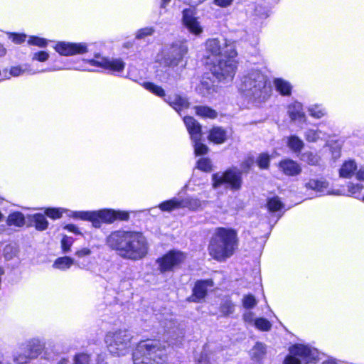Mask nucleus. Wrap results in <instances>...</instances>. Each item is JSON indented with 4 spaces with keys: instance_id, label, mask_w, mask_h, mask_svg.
Listing matches in <instances>:
<instances>
[{
    "instance_id": "24",
    "label": "nucleus",
    "mask_w": 364,
    "mask_h": 364,
    "mask_svg": "<svg viewBox=\"0 0 364 364\" xmlns=\"http://www.w3.org/2000/svg\"><path fill=\"white\" fill-rule=\"evenodd\" d=\"M308 142L316 143L319 141H326L328 135L320 129H307L304 134Z\"/></svg>"
},
{
    "instance_id": "56",
    "label": "nucleus",
    "mask_w": 364,
    "mask_h": 364,
    "mask_svg": "<svg viewBox=\"0 0 364 364\" xmlns=\"http://www.w3.org/2000/svg\"><path fill=\"white\" fill-rule=\"evenodd\" d=\"M243 319L246 323L250 324H254L255 320L254 319V314L251 311H246L243 314Z\"/></svg>"
},
{
    "instance_id": "50",
    "label": "nucleus",
    "mask_w": 364,
    "mask_h": 364,
    "mask_svg": "<svg viewBox=\"0 0 364 364\" xmlns=\"http://www.w3.org/2000/svg\"><path fill=\"white\" fill-rule=\"evenodd\" d=\"M196 364H213L210 354L206 350L202 351Z\"/></svg>"
},
{
    "instance_id": "43",
    "label": "nucleus",
    "mask_w": 364,
    "mask_h": 364,
    "mask_svg": "<svg viewBox=\"0 0 364 364\" xmlns=\"http://www.w3.org/2000/svg\"><path fill=\"white\" fill-rule=\"evenodd\" d=\"M197 167L203 171L209 172L212 169L211 161L207 158H201L197 162Z\"/></svg>"
},
{
    "instance_id": "38",
    "label": "nucleus",
    "mask_w": 364,
    "mask_h": 364,
    "mask_svg": "<svg viewBox=\"0 0 364 364\" xmlns=\"http://www.w3.org/2000/svg\"><path fill=\"white\" fill-rule=\"evenodd\" d=\"M33 221L36 228L38 230H44L48 228V223L46 217L42 214H36L33 215Z\"/></svg>"
},
{
    "instance_id": "21",
    "label": "nucleus",
    "mask_w": 364,
    "mask_h": 364,
    "mask_svg": "<svg viewBox=\"0 0 364 364\" xmlns=\"http://www.w3.org/2000/svg\"><path fill=\"white\" fill-rule=\"evenodd\" d=\"M74 264L80 268H84L86 267L85 264L80 263L78 260L75 262V260L71 257L65 256L57 258L53 264V267L54 269L65 271L70 269V267Z\"/></svg>"
},
{
    "instance_id": "55",
    "label": "nucleus",
    "mask_w": 364,
    "mask_h": 364,
    "mask_svg": "<svg viewBox=\"0 0 364 364\" xmlns=\"http://www.w3.org/2000/svg\"><path fill=\"white\" fill-rule=\"evenodd\" d=\"M91 254V250L89 248H82L75 252V256L78 258H82L89 256Z\"/></svg>"
},
{
    "instance_id": "28",
    "label": "nucleus",
    "mask_w": 364,
    "mask_h": 364,
    "mask_svg": "<svg viewBox=\"0 0 364 364\" xmlns=\"http://www.w3.org/2000/svg\"><path fill=\"white\" fill-rule=\"evenodd\" d=\"M356 169L357 164L353 160L346 161L340 168V176L343 178H351Z\"/></svg>"
},
{
    "instance_id": "11",
    "label": "nucleus",
    "mask_w": 364,
    "mask_h": 364,
    "mask_svg": "<svg viewBox=\"0 0 364 364\" xmlns=\"http://www.w3.org/2000/svg\"><path fill=\"white\" fill-rule=\"evenodd\" d=\"M183 122L193 143L196 155H203L208 151V147L200 142L202 133L200 124L192 117H185Z\"/></svg>"
},
{
    "instance_id": "46",
    "label": "nucleus",
    "mask_w": 364,
    "mask_h": 364,
    "mask_svg": "<svg viewBox=\"0 0 364 364\" xmlns=\"http://www.w3.org/2000/svg\"><path fill=\"white\" fill-rule=\"evenodd\" d=\"M74 240L71 237L64 236L61 240V248L63 253H68L73 244Z\"/></svg>"
},
{
    "instance_id": "42",
    "label": "nucleus",
    "mask_w": 364,
    "mask_h": 364,
    "mask_svg": "<svg viewBox=\"0 0 364 364\" xmlns=\"http://www.w3.org/2000/svg\"><path fill=\"white\" fill-rule=\"evenodd\" d=\"M301 159L304 162L308 163L309 165H316L319 161L318 156L309 151L304 153L301 155Z\"/></svg>"
},
{
    "instance_id": "13",
    "label": "nucleus",
    "mask_w": 364,
    "mask_h": 364,
    "mask_svg": "<svg viewBox=\"0 0 364 364\" xmlns=\"http://www.w3.org/2000/svg\"><path fill=\"white\" fill-rule=\"evenodd\" d=\"M88 63L111 72H121L125 67L124 62L120 58H107L99 55H96L95 59L88 60Z\"/></svg>"
},
{
    "instance_id": "58",
    "label": "nucleus",
    "mask_w": 364,
    "mask_h": 364,
    "mask_svg": "<svg viewBox=\"0 0 364 364\" xmlns=\"http://www.w3.org/2000/svg\"><path fill=\"white\" fill-rule=\"evenodd\" d=\"M233 0H214L213 3L220 7H227L232 4Z\"/></svg>"
},
{
    "instance_id": "18",
    "label": "nucleus",
    "mask_w": 364,
    "mask_h": 364,
    "mask_svg": "<svg viewBox=\"0 0 364 364\" xmlns=\"http://www.w3.org/2000/svg\"><path fill=\"white\" fill-rule=\"evenodd\" d=\"M44 348L43 344L38 338H31L21 345V349L26 351L31 358H37Z\"/></svg>"
},
{
    "instance_id": "57",
    "label": "nucleus",
    "mask_w": 364,
    "mask_h": 364,
    "mask_svg": "<svg viewBox=\"0 0 364 364\" xmlns=\"http://www.w3.org/2000/svg\"><path fill=\"white\" fill-rule=\"evenodd\" d=\"M252 164H253V159L251 158H249L242 163L241 168L243 171L247 172L249 171V169L252 166Z\"/></svg>"
},
{
    "instance_id": "9",
    "label": "nucleus",
    "mask_w": 364,
    "mask_h": 364,
    "mask_svg": "<svg viewBox=\"0 0 364 364\" xmlns=\"http://www.w3.org/2000/svg\"><path fill=\"white\" fill-rule=\"evenodd\" d=\"M188 52L186 41H176L172 43L168 51H161L156 55V60L164 67L176 66Z\"/></svg>"
},
{
    "instance_id": "5",
    "label": "nucleus",
    "mask_w": 364,
    "mask_h": 364,
    "mask_svg": "<svg viewBox=\"0 0 364 364\" xmlns=\"http://www.w3.org/2000/svg\"><path fill=\"white\" fill-rule=\"evenodd\" d=\"M166 360V351L156 341L139 342L133 353L134 364H165Z\"/></svg>"
},
{
    "instance_id": "60",
    "label": "nucleus",
    "mask_w": 364,
    "mask_h": 364,
    "mask_svg": "<svg viewBox=\"0 0 364 364\" xmlns=\"http://www.w3.org/2000/svg\"><path fill=\"white\" fill-rule=\"evenodd\" d=\"M205 1L206 0H188L187 4L191 6L196 7Z\"/></svg>"
},
{
    "instance_id": "36",
    "label": "nucleus",
    "mask_w": 364,
    "mask_h": 364,
    "mask_svg": "<svg viewBox=\"0 0 364 364\" xmlns=\"http://www.w3.org/2000/svg\"><path fill=\"white\" fill-rule=\"evenodd\" d=\"M143 87L148 91L155 94L159 97H164L165 92L163 88L160 86L156 85L150 82H145L143 83Z\"/></svg>"
},
{
    "instance_id": "44",
    "label": "nucleus",
    "mask_w": 364,
    "mask_h": 364,
    "mask_svg": "<svg viewBox=\"0 0 364 364\" xmlns=\"http://www.w3.org/2000/svg\"><path fill=\"white\" fill-rule=\"evenodd\" d=\"M155 30L153 27H145L138 30L136 33V39H144L147 36L153 35Z\"/></svg>"
},
{
    "instance_id": "3",
    "label": "nucleus",
    "mask_w": 364,
    "mask_h": 364,
    "mask_svg": "<svg viewBox=\"0 0 364 364\" xmlns=\"http://www.w3.org/2000/svg\"><path fill=\"white\" fill-rule=\"evenodd\" d=\"M238 247L237 235L230 228H218L213 235L208 250L210 255L218 262H224L231 257Z\"/></svg>"
},
{
    "instance_id": "63",
    "label": "nucleus",
    "mask_w": 364,
    "mask_h": 364,
    "mask_svg": "<svg viewBox=\"0 0 364 364\" xmlns=\"http://www.w3.org/2000/svg\"><path fill=\"white\" fill-rule=\"evenodd\" d=\"M171 0H161V7L166 8V6L170 3Z\"/></svg>"
},
{
    "instance_id": "19",
    "label": "nucleus",
    "mask_w": 364,
    "mask_h": 364,
    "mask_svg": "<svg viewBox=\"0 0 364 364\" xmlns=\"http://www.w3.org/2000/svg\"><path fill=\"white\" fill-rule=\"evenodd\" d=\"M288 114L292 121L304 122L306 114L304 112L303 105L299 102H294L288 106Z\"/></svg>"
},
{
    "instance_id": "16",
    "label": "nucleus",
    "mask_w": 364,
    "mask_h": 364,
    "mask_svg": "<svg viewBox=\"0 0 364 364\" xmlns=\"http://www.w3.org/2000/svg\"><path fill=\"white\" fill-rule=\"evenodd\" d=\"M308 189H311L320 195H343L341 190H328V183L324 179H311L305 185Z\"/></svg>"
},
{
    "instance_id": "37",
    "label": "nucleus",
    "mask_w": 364,
    "mask_h": 364,
    "mask_svg": "<svg viewBox=\"0 0 364 364\" xmlns=\"http://www.w3.org/2000/svg\"><path fill=\"white\" fill-rule=\"evenodd\" d=\"M31 360H33L31 357L28 356V354L21 348L20 351L16 352L14 355V360L17 364H28Z\"/></svg>"
},
{
    "instance_id": "32",
    "label": "nucleus",
    "mask_w": 364,
    "mask_h": 364,
    "mask_svg": "<svg viewBox=\"0 0 364 364\" xmlns=\"http://www.w3.org/2000/svg\"><path fill=\"white\" fill-rule=\"evenodd\" d=\"M287 146L289 148L295 153H299L301 151L304 146V141L297 136L291 135L288 138Z\"/></svg>"
},
{
    "instance_id": "2",
    "label": "nucleus",
    "mask_w": 364,
    "mask_h": 364,
    "mask_svg": "<svg viewBox=\"0 0 364 364\" xmlns=\"http://www.w3.org/2000/svg\"><path fill=\"white\" fill-rule=\"evenodd\" d=\"M106 244L123 259L132 261L143 259L149 250L146 239L139 232L114 231L106 238Z\"/></svg>"
},
{
    "instance_id": "29",
    "label": "nucleus",
    "mask_w": 364,
    "mask_h": 364,
    "mask_svg": "<svg viewBox=\"0 0 364 364\" xmlns=\"http://www.w3.org/2000/svg\"><path fill=\"white\" fill-rule=\"evenodd\" d=\"M159 208L161 211L165 212H171L176 209H181V202L180 198H173L170 200H166L161 203Z\"/></svg>"
},
{
    "instance_id": "40",
    "label": "nucleus",
    "mask_w": 364,
    "mask_h": 364,
    "mask_svg": "<svg viewBox=\"0 0 364 364\" xmlns=\"http://www.w3.org/2000/svg\"><path fill=\"white\" fill-rule=\"evenodd\" d=\"M284 207L283 203L281 202L279 198L277 196L269 198L267 201V208L271 212H276L279 210Z\"/></svg>"
},
{
    "instance_id": "30",
    "label": "nucleus",
    "mask_w": 364,
    "mask_h": 364,
    "mask_svg": "<svg viewBox=\"0 0 364 364\" xmlns=\"http://www.w3.org/2000/svg\"><path fill=\"white\" fill-rule=\"evenodd\" d=\"M309 115L315 119H321L327 114L326 109L321 105L314 104L308 107Z\"/></svg>"
},
{
    "instance_id": "53",
    "label": "nucleus",
    "mask_w": 364,
    "mask_h": 364,
    "mask_svg": "<svg viewBox=\"0 0 364 364\" xmlns=\"http://www.w3.org/2000/svg\"><path fill=\"white\" fill-rule=\"evenodd\" d=\"M90 357L85 353L77 354L75 356L74 364H88Z\"/></svg>"
},
{
    "instance_id": "26",
    "label": "nucleus",
    "mask_w": 364,
    "mask_h": 364,
    "mask_svg": "<svg viewBox=\"0 0 364 364\" xmlns=\"http://www.w3.org/2000/svg\"><path fill=\"white\" fill-rule=\"evenodd\" d=\"M208 139L215 144H222L227 139V133L221 127H213L210 131Z\"/></svg>"
},
{
    "instance_id": "64",
    "label": "nucleus",
    "mask_w": 364,
    "mask_h": 364,
    "mask_svg": "<svg viewBox=\"0 0 364 364\" xmlns=\"http://www.w3.org/2000/svg\"><path fill=\"white\" fill-rule=\"evenodd\" d=\"M69 360L67 358H61L57 364H69Z\"/></svg>"
},
{
    "instance_id": "47",
    "label": "nucleus",
    "mask_w": 364,
    "mask_h": 364,
    "mask_svg": "<svg viewBox=\"0 0 364 364\" xmlns=\"http://www.w3.org/2000/svg\"><path fill=\"white\" fill-rule=\"evenodd\" d=\"M65 210L62 208H48L45 213L48 217L52 219H58L61 218Z\"/></svg>"
},
{
    "instance_id": "7",
    "label": "nucleus",
    "mask_w": 364,
    "mask_h": 364,
    "mask_svg": "<svg viewBox=\"0 0 364 364\" xmlns=\"http://www.w3.org/2000/svg\"><path fill=\"white\" fill-rule=\"evenodd\" d=\"M132 336L125 328H119L107 332L105 341L110 353L122 356L126 355L130 348Z\"/></svg>"
},
{
    "instance_id": "17",
    "label": "nucleus",
    "mask_w": 364,
    "mask_h": 364,
    "mask_svg": "<svg viewBox=\"0 0 364 364\" xmlns=\"http://www.w3.org/2000/svg\"><path fill=\"white\" fill-rule=\"evenodd\" d=\"M213 286V282L212 279L197 281L193 289V294L190 298H188V301L193 302L200 301L205 298L208 288H210Z\"/></svg>"
},
{
    "instance_id": "62",
    "label": "nucleus",
    "mask_w": 364,
    "mask_h": 364,
    "mask_svg": "<svg viewBox=\"0 0 364 364\" xmlns=\"http://www.w3.org/2000/svg\"><path fill=\"white\" fill-rule=\"evenodd\" d=\"M322 364H338L337 361L333 358H328L322 362Z\"/></svg>"
},
{
    "instance_id": "25",
    "label": "nucleus",
    "mask_w": 364,
    "mask_h": 364,
    "mask_svg": "<svg viewBox=\"0 0 364 364\" xmlns=\"http://www.w3.org/2000/svg\"><path fill=\"white\" fill-rule=\"evenodd\" d=\"M181 208H188L190 210L196 211L203 208L204 201H201L196 198H186L181 199Z\"/></svg>"
},
{
    "instance_id": "4",
    "label": "nucleus",
    "mask_w": 364,
    "mask_h": 364,
    "mask_svg": "<svg viewBox=\"0 0 364 364\" xmlns=\"http://www.w3.org/2000/svg\"><path fill=\"white\" fill-rule=\"evenodd\" d=\"M267 81L266 76L261 72L252 70L241 79L240 92L250 102H264L271 95V87L267 85Z\"/></svg>"
},
{
    "instance_id": "39",
    "label": "nucleus",
    "mask_w": 364,
    "mask_h": 364,
    "mask_svg": "<svg viewBox=\"0 0 364 364\" xmlns=\"http://www.w3.org/2000/svg\"><path fill=\"white\" fill-rule=\"evenodd\" d=\"M26 71L28 72L30 74H36L40 72L38 70H32L31 68H28L27 65H25L24 68L21 66H14L11 68L10 75L14 77H18L23 75Z\"/></svg>"
},
{
    "instance_id": "23",
    "label": "nucleus",
    "mask_w": 364,
    "mask_h": 364,
    "mask_svg": "<svg viewBox=\"0 0 364 364\" xmlns=\"http://www.w3.org/2000/svg\"><path fill=\"white\" fill-rule=\"evenodd\" d=\"M273 85L277 92L282 96H290L292 90L291 84L283 78H274Z\"/></svg>"
},
{
    "instance_id": "10",
    "label": "nucleus",
    "mask_w": 364,
    "mask_h": 364,
    "mask_svg": "<svg viewBox=\"0 0 364 364\" xmlns=\"http://www.w3.org/2000/svg\"><path fill=\"white\" fill-rule=\"evenodd\" d=\"M242 183V172L236 168L228 169L225 172H219L213 175V186L218 188L225 185L227 188L237 191Z\"/></svg>"
},
{
    "instance_id": "48",
    "label": "nucleus",
    "mask_w": 364,
    "mask_h": 364,
    "mask_svg": "<svg viewBox=\"0 0 364 364\" xmlns=\"http://www.w3.org/2000/svg\"><path fill=\"white\" fill-rule=\"evenodd\" d=\"M257 164L260 168H267L269 164V156L265 153L259 154L257 159Z\"/></svg>"
},
{
    "instance_id": "49",
    "label": "nucleus",
    "mask_w": 364,
    "mask_h": 364,
    "mask_svg": "<svg viewBox=\"0 0 364 364\" xmlns=\"http://www.w3.org/2000/svg\"><path fill=\"white\" fill-rule=\"evenodd\" d=\"M28 44L37 46L41 48L46 47L47 46V41L44 38L31 36L28 41Z\"/></svg>"
},
{
    "instance_id": "34",
    "label": "nucleus",
    "mask_w": 364,
    "mask_h": 364,
    "mask_svg": "<svg viewBox=\"0 0 364 364\" xmlns=\"http://www.w3.org/2000/svg\"><path fill=\"white\" fill-rule=\"evenodd\" d=\"M25 223L23 215L20 212H14L11 213L7 218V224L10 226L14 225L21 227Z\"/></svg>"
},
{
    "instance_id": "33",
    "label": "nucleus",
    "mask_w": 364,
    "mask_h": 364,
    "mask_svg": "<svg viewBox=\"0 0 364 364\" xmlns=\"http://www.w3.org/2000/svg\"><path fill=\"white\" fill-rule=\"evenodd\" d=\"M266 354V346L262 343H257L250 352L251 357L255 361L261 360Z\"/></svg>"
},
{
    "instance_id": "41",
    "label": "nucleus",
    "mask_w": 364,
    "mask_h": 364,
    "mask_svg": "<svg viewBox=\"0 0 364 364\" xmlns=\"http://www.w3.org/2000/svg\"><path fill=\"white\" fill-rule=\"evenodd\" d=\"M254 326L259 330L267 331L271 329V323L264 318H258L255 320Z\"/></svg>"
},
{
    "instance_id": "15",
    "label": "nucleus",
    "mask_w": 364,
    "mask_h": 364,
    "mask_svg": "<svg viewBox=\"0 0 364 364\" xmlns=\"http://www.w3.org/2000/svg\"><path fill=\"white\" fill-rule=\"evenodd\" d=\"M182 23L192 34L198 36L203 31L200 23L195 16L194 11L191 9H186L182 11Z\"/></svg>"
},
{
    "instance_id": "27",
    "label": "nucleus",
    "mask_w": 364,
    "mask_h": 364,
    "mask_svg": "<svg viewBox=\"0 0 364 364\" xmlns=\"http://www.w3.org/2000/svg\"><path fill=\"white\" fill-rule=\"evenodd\" d=\"M197 90L199 93H200L203 96H208L212 94L213 92H217L216 87L213 84L211 80L208 77H204L200 82V84L198 86Z\"/></svg>"
},
{
    "instance_id": "22",
    "label": "nucleus",
    "mask_w": 364,
    "mask_h": 364,
    "mask_svg": "<svg viewBox=\"0 0 364 364\" xmlns=\"http://www.w3.org/2000/svg\"><path fill=\"white\" fill-rule=\"evenodd\" d=\"M165 101H166L178 113L184 109L188 108L189 106L188 100L178 95L168 96L167 99H165Z\"/></svg>"
},
{
    "instance_id": "59",
    "label": "nucleus",
    "mask_w": 364,
    "mask_h": 364,
    "mask_svg": "<svg viewBox=\"0 0 364 364\" xmlns=\"http://www.w3.org/2000/svg\"><path fill=\"white\" fill-rule=\"evenodd\" d=\"M66 230L68 231L73 232L75 235H80L81 234L80 231L79 230L78 228L73 224H69L65 227Z\"/></svg>"
},
{
    "instance_id": "12",
    "label": "nucleus",
    "mask_w": 364,
    "mask_h": 364,
    "mask_svg": "<svg viewBox=\"0 0 364 364\" xmlns=\"http://www.w3.org/2000/svg\"><path fill=\"white\" fill-rule=\"evenodd\" d=\"M186 258L184 253L178 250H171L156 260L161 272L172 271L182 264Z\"/></svg>"
},
{
    "instance_id": "6",
    "label": "nucleus",
    "mask_w": 364,
    "mask_h": 364,
    "mask_svg": "<svg viewBox=\"0 0 364 364\" xmlns=\"http://www.w3.org/2000/svg\"><path fill=\"white\" fill-rule=\"evenodd\" d=\"M71 216L75 218L90 221L92 226L96 228H100L102 223H112L117 220H127L129 219L128 213L120 210L116 211L112 209L73 212Z\"/></svg>"
},
{
    "instance_id": "52",
    "label": "nucleus",
    "mask_w": 364,
    "mask_h": 364,
    "mask_svg": "<svg viewBox=\"0 0 364 364\" xmlns=\"http://www.w3.org/2000/svg\"><path fill=\"white\" fill-rule=\"evenodd\" d=\"M9 38L14 43L19 44L25 41L26 36L24 34L8 33Z\"/></svg>"
},
{
    "instance_id": "20",
    "label": "nucleus",
    "mask_w": 364,
    "mask_h": 364,
    "mask_svg": "<svg viewBox=\"0 0 364 364\" xmlns=\"http://www.w3.org/2000/svg\"><path fill=\"white\" fill-rule=\"evenodd\" d=\"M279 169L287 176H296L301 171V168L296 161L291 159H284L279 164Z\"/></svg>"
},
{
    "instance_id": "45",
    "label": "nucleus",
    "mask_w": 364,
    "mask_h": 364,
    "mask_svg": "<svg viewBox=\"0 0 364 364\" xmlns=\"http://www.w3.org/2000/svg\"><path fill=\"white\" fill-rule=\"evenodd\" d=\"M257 303L255 297L251 294L245 295L242 298V305L245 309H252Z\"/></svg>"
},
{
    "instance_id": "31",
    "label": "nucleus",
    "mask_w": 364,
    "mask_h": 364,
    "mask_svg": "<svg viewBox=\"0 0 364 364\" xmlns=\"http://www.w3.org/2000/svg\"><path fill=\"white\" fill-rule=\"evenodd\" d=\"M194 109L196 114L203 118L215 119L218 116L215 110L207 106H196Z\"/></svg>"
},
{
    "instance_id": "8",
    "label": "nucleus",
    "mask_w": 364,
    "mask_h": 364,
    "mask_svg": "<svg viewBox=\"0 0 364 364\" xmlns=\"http://www.w3.org/2000/svg\"><path fill=\"white\" fill-rule=\"evenodd\" d=\"M318 350L308 345L296 344L289 348L283 364H309L318 359Z\"/></svg>"
},
{
    "instance_id": "14",
    "label": "nucleus",
    "mask_w": 364,
    "mask_h": 364,
    "mask_svg": "<svg viewBox=\"0 0 364 364\" xmlns=\"http://www.w3.org/2000/svg\"><path fill=\"white\" fill-rule=\"evenodd\" d=\"M55 50L62 55L83 54L88 51V45L85 43L59 42L55 46Z\"/></svg>"
},
{
    "instance_id": "61",
    "label": "nucleus",
    "mask_w": 364,
    "mask_h": 364,
    "mask_svg": "<svg viewBox=\"0 0 364 364\" xmlns=\"http://www.w3.org/2000/svg\"><path fill=\"white\" fill-rule=\"evenodd\" d=\"M356 178L358 180L364 181V168H361L356 173Z\"/></svg>"
},
{
    "instance_id": "54",
    "label": "nucleus",
    "mask_w": 364,
    "mask_h": 364,
    "mask_svg": "<svg viewBox=\"0 0 364 364\" xmlns=\"http://www.w3.org/2000/svg\"><path fill=\"white\" fill-rule=\"evenodd\" d=\"M49 58V55L46 51H39L35 53L32 57L33 60H38L40 62L46 61Z\"/></svg>"
},
{
    "instance_id": "1",
    "label": "nucleus",
    "mask_w": 364,
    "mask_h": 364,
    "mask_svg": "<svg viewBox=\"0 0 364 364\" xmlns=\"http://www.w3.org/2000/svg\"><path fill=\"white\" fill-rule=\"evenodd\" d=\"M206 63L210 65L213 75L223 83L232 80L237 62L234 59L237 53L235 42L226 38H209L205 43Z\"/></svg>"
},
{
    "instance_id": "51",
    "label": "nucleus",
    "mask_w": 364,
    "mask_h": 364,
    "mask_svg": "<svg viewBox=\"0 0 364 364\" xmlns=\"http://www.w3.org/2000/svg\"><path fill=\"white\" fill-rule=\"evenodd\" d=\"M220 311L224 315H229L234 311V305L230 301H225L220 306Z\"/></svg>"
},
{
    "instance_id": "35",
    "label": "nucleus",
    "mask_w": 364,
    "mask_h": 364,
    "mask_svg": "<svg viewBox=\"0 0 364 364\" xmlns=\"http://www.w3.org/2000/svg\"><path fill=\"white\" fill-rule=\"evenodd\" d=\"M347 187L349 196H353L357 199H361V191L364 188L362 184L348 183Z\"/></svg>"
}]
</instances>
